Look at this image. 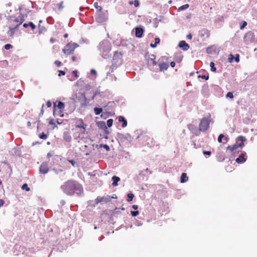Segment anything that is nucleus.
<instances>
[{
  "instance_id": "1",
  "label": "nucleus",
  "mask_w": 257,
  "mask_h": 257,
  "mask_svg": "<svg viewBox=\"0 0 257 257\" xmlns=\"http://www.w3.org/2000/svg\"><path fill=\"white\" fill-rule=\"evenodd\" d=\"M63 191L68 195H73L75 193L81 194L83 191V187L77 181L70 180L65 182L61 186Z\"/></svg>"
},
{
  "instance_id": "2",
  "label": "nucleus",
  "mask_w": 257,
  "mask_h": 257,
  "mask_svg": "<svg viewBox=\"0 0 257 257\" xmlns=\"http://www.w3.org/2000/svg\"><path fill=\"white\" fill-rule=\"evenodd\" d=\"M72 124L75 128H78L79 130L78 135H77V133L74 135V137L75 139L79 138L80 137V134L84 135L85 134L87 124L84 122L82 118H74L72 119Z\"/></svg>"
},
{
  "instance_id": "3",
  "label": "nucleus",
  "mask_w": 257,
  "mask_h": 257,
  "mask_svg": "<svg viewBox=\"0 0 257 257\" xmlns=\"http://www.w3.org/2000/svg\"><path fill=\"white\" fill-rule=\"evenodd\" d=\"M246 139L243 136H240L236 138V144L232 146H229L227 148V150L229 151L231 153L234 154L236 152V149L240 147L242 148L244 146V142H245Z\"/></svg>"
},
{
  "instance_id": "4",
  "label": "nucleus",
  "mask_w": 257,
  "mask_h": 257,
  "mask_svg": "<svg viewBox=\"0 0 257 257\" xmlns=\"http://www.w3.org/2000/svg\"><path fill=\"white\" fill-rule=\"evenodd\" d=\"M210 120L209 118L203 117L201 119L199 125V129L200 131H205L209 127Z\"/></svg>"
},
{
  "instance_id": "5",
  "label": "nucleus",
  "mask_w": 257,
  "mask_h": 257,
  "mask_svg": "<svg viewBox=\"0 0 257 257\" xmlns=\"http://www.w3.org/2000/svg\"><path fill=\"white\" fill-rule=\"evenodd\" d=\"M77 46L78 45L76 43H68L66 45L65 48L63 49V52L66 55H69L74 52Z\"/></svg>"
},
{
  "instance_id": "6",
  "label": "nucleus",
  "mask_w": 257,
  "mask_h": 257,
  "mask_svg": "<svg viewBox=\"0 0 257 257\" xmlns=\"http://www.w3.org/2000/svg\"><path fill=\"white\" fill-rule=\"evenodd\" d=\"M254 39V33L251 31L247 32L243 37L244 42L246 44H248L252 43Z\"/></svg>"
},
{
  "instance_id": "7",
  "label": "nucleus",
  "mask_w": 257,
  "mask_h": 257,
  "mask_svg": "<svg viewBox=\"0 0 257 257\" xmlns=\"http://www.w3.org/2000/svg\"><path fill=\"white\" fill-rule=\"evenodd\" d=\"M95 204H98L101 203H107L111 201V197L109 195L103 196L102 197L98 196L95 199Z\"/></svg>"
},
{
  "instance_id": "8",
  "label": "nucleus",
  "mask_w": 257,
  "mask_h": 257,
  "mask_svg": "<svg viewBox=\"0 0 257 257\" xmlns=\"http://www.w3.org/2000/svg\"><path fill=\"white\" fill-rule=\"evenodd\" d=\"M22 17L21 18V21L19 22L18 24H17L14 28H11L10 27H9V31L7 32L8 35L10 37H12L13 36L15 32V30L17 29L19 27V26L24 21V18L23 15H22Z\"/></svg>"
},
{
  "instance_id": "9",
  "label": "nucleus",
  "mask_w": 257,
  "mask_h": 257,
  "mask_svg": "<svg viewBox=\"0 0 257 257\" xmlns=\"http://www.w3.org/2000/svg\"><path fill=\"white\" fill-rule=\"evenodd\" d=\"M146 59L149 62H152V64L155 66L156 65L157 62L155 61L156 57L154 54H146L145 55Z\"/></svg>"
},
{
  "instance_id": "10",
  "label": "nucleus",
  "mask_w": 257,
  "mask_h": 257,
  "mask_svg": "<svg viewBox=\"0 0 257 257\" xmlns=\"http://www.w3.org/2000/svg\"><path fill=\"white\" fill-rule=\"evenodd\" d=\"M159 61H161L160 59L159 60ZM158 65L159 66L160 71L166 70L169 68L168 63H166L163 61L160 62Z\"/></svg>"
},
{
  "instance_id": "11",
  "label": "nucleus",
  "mask_w": 257,
  "mask_h": 257,
  "mask_svg": "<svg viewBox=\"0 0 257 257\" xmlns=\"http://www.w3.org/2000/svg\"><path fill=\"white\" fill-rule=\"evenodd\" d=\"M246 160V159L245 158V153H242L237 158H236L235 161L236 163L239 164L245 162Z\"/></svg>"
},
{
  "instance_id": "12",
  "label": "nucleus",
  "mask_w": 257,
  "mask_h": 257,
  "mask_svg": "<svg viewBox=\"0 0 257 257\" xmlns=\"http://www.w3.org/2000/svg\"><path fill=\"white\" fill-rule=\"evenodd\" d=\"M179 47L184 51H187L189 49V45L185 41H181L179 42Z\"/></svg>"
},
{
  "instance_id": "13",
  "label": "nucleus",
  "mask_w": 257,
  "mask_h": 257,
  "mask_svg": "<svg viewBox=\"0 0 257 257\" xmlns=\"http://www.w3.org/2000/svg\"><path fill=\"white\" fill-rule=\"evenodd\" d=\"M63 139L65 141L67 142H71L72 140V137L70 132H65L63 134Z\"/></svg>"
},
{
  "instance_id": "14",
  "label": "nucleus",
  "mask_w": 257,
  "mask_h": 257,
  "mask_svg": "<svg viewBox=\"0 0 257 257\" xmlns=\"http://www.w3.org/2000/svg\"><path fill=\"white\" fill-rule=\"evenodd\" d=\"M22 255L23 257H32V251L30 248H25V250L23 251Z\"/></svg>"
},
{
  "instance_id": "15",
  "label": "nucleus",
  "mask_w": 257,
  "mask_h": 257,
  "mask_svg": "<svg viewBox=\"0 0 257 257\" xmlns=\"http://www.w3.org/2000/svg\"><path fill=\"white\" fill-rule=\"evenodd\" d=\"M48 170V168L46 164H42L40 167V171L43 174L47 173Z\"/></svg>"
},
{
  "instance_id": "16",
  "label": "nucleus",
  "mask_w": 257,
  "mask_h": 257,
  "mask_svg": "<svg viewBox=\"0 0 257 257\" xmlns=\"http://www.w3.org/2000/svg\"><path fill=\"white\" fill-rule=\"evenodd\" d=\"M143 29L141 28H136V36L138 38L142 37L143 34Z\"/></svg>"
},
{
  "instance_id": "17",
  "label": "nucleus",
  "mask_w": 257,
  "mask_h": 257,
  "mask_svg": "<svg viewBox=\"0 0 257 257\" xmlns=\"http://www.w3.org/2000/svg\"><path fill=\"white\" fill-rule=\"evenodd\" d=\"M118 120L119 122H122V124L121 125V126L122 127H125L127 125V121L124 118V117L122 116H120L118 118Z\"/></svg>"
},
{
  "instance_id": "18",
  "label": "nucleus",
  "mask_w": 257,
  "mask_h": 257,
  "mask_svg": "<svg viewBox=\"0 0 257 257\" xmlns=\"http://www.w3.org/2000/svg\"><path fill=\"white\" fill-rule=\"evenodd\" d=\"M57 107L61 111L63 110L64 108V103L62 102L59 101L58 104L56 105V102L54 103V107Z\"/></svg>"
},
{
  "instance_id": "19",
  "label": "nucleus",
  "mask_w": 257,
  "mask_h": 257,
  "mask_svg": "<svg viewBox=\"0 0 257 257\" xmlns=\"http://www.w3.org/2000/svg\"><path fill=\"white\" fill-rule=\"evenodd\" d=\"M112 181H113L112 183V186H116L117 185V182L120 181V178L114 176L112 177Z\"/></svg>"
},
{
  "instance_id": "20",
  "label": "nucleus",
  "mask_w": 257,
  "mask_h": 257,
  "mask_svg": "<svg viewBox=\"0 0 257 257\" xmlns=\"http://www.w3.org/2000/svg\"><path fill=\"white\" fill-rule=\"evenodd\" d=\"M188 179V177H187V174L185 173H182L180 178V182L181 183H185L187 181Z\"/></svg>"
},
{
  "instance_id": "21",
  "label": "nucleus",
  "mask_w": 257,
  "mask_h": 257,
  "mask_svg": "<svg viewBox=\"0 0 257 257\" xmlns=\"http://www.w3.org/2000/svg\"><path fill=\"white\" fill-rule=\"evenodd\" d=\"M13 151H14V154L17 156V157H20L21 156V151L20 150V148H15L14 149H13Z\"/></svg>"
},
{
  "instance_id": "22",
  "label": "nucleus",
  "mask_w": 257,
  "mask_h": 257,
  "mask_svg": "<svg viewBox=\"0 0 257 257\" xmlns=\"http://www.w3.org/2000/svg\"><path fill=\"white\" fill-rule=\"evenodd\" d=\"M123 138L130 142L133 140L132 136L129 134H126L123 135Z\"/></svg>"
},
{
  "instance_id": "23",
  "label": "nucleus",
  "mask_w": 257,
  "mask_h": 257,
  "mask_svg": "<svg viewBox=\"0 0 257 257\" xmlns=\"http://www.w3.org/2000/svg\"><path fill=\"white\" fill-rule=\"evenodd\" d=\"M21 189L26 191H29L31 190L30 188L28 186L27 183H24V184H23L22 186H21Z\"/></svg>"
},
{
  "instance_id": "24",
  "label": "nucleus",
  "mask_w": 257,
  "mask_h": 257,
  "mask_svg": "<svg viewBox=\"0 0 257 257\" xmlns=\"http://www.w3.org/2000/svg\"><path fill=\"white\" fill-rule=\"evenodd\" d=\"M94 110L96 115H99L102 111V109L101 108L95 107Z\"/></svg>"
},
{
  "instance_id": "25",
  "label": "nucleus",
  "mask_w": 257,
  "mask_h": 257,
  "mask_svg": "<svg viewBox=\"0 0 257 257\" xmlns=\"http://www.w3.org/2000/svg\"><path fill=\"white\" fill-rule=\"evenodd\" d=\"M9 18L8 19L11 20V21H14L16 22H19V20L18 18H16L15 16H10L8 17Z\"/></svg>"
},
{
  "instance_id": "26",
  "label": "nucleus",
  "mask_w": 257,
  "mask_h": 257,
  "mask_svg": "<svg viewBox=\"0 0 257 257\" xmlns=\"http://www.w3.org/2000/svg\"><path fill=\"white\" fill-rule=\"evenodd\" d=\"M189 5L188 4H185V5H183L181 7H179L178 9V11H183V10H186V9H188L189 8Z\"/></svg>"
},
{
  "instance_id": "27",
  "label": "nucleus",
  "mask_w": 257,
  "mask_h": 257,
  "mask_svg": "<svg viewBox=\"0 0 257 257\" xmlns=\"http://www.w3.org/2000/svg\"><path fill=\"white\" fill-rule=\"evenodd\" d=\"M94 7L98 10L99 12H101L102 10V8L98 5L97 2H95L94 4Z\"/></svg>"
},
{
  "instance_id": "28",
  "label": "nucleus",
  "mask_w": 257,
  "mask_h": 257,
  "mask_svg": "<svg viewBox=\"0 0 257 257\" xmlns=\"http://www.w3.org/2000/svg\"><path fill=\"white\" fill-rule=\"evenodd\" d=\"M24 28H27L30 27L32 29V22H29L28 23H24L23 25Z\"/></svg>"
},
{
  "instance_id": "29",
  "label": "nucleus",
  "mask_w": 257,
  "mask_h": 257,
  "mask_svg": "<svg viewBox=\"0 0 257 257\" xmlns=\"http://www.w3.org/2000/svg\"><path fill=\"white\" fill-rule=\"evenodd\" d=\"M134 197V195L133 193L128 194L127 201L128 202L132 201Z\"/></svg>"
},
{
  "instance_id": "30",
  "label": "nucleus",
  "mask_w": 257,
  "mask_h": 257,
  "mask_svg": "<svg viewBox=\"0 0 257 257\" xmlns=\"http://www.w3.org/2000/svg\"><path fill=\"white\" fill-rule=\"evenodd\" d=\"M39 137L40 139L43 140H46L47 138V135H46L44 133L40 134Z\"/></svg>"
},
{
  "instance_id": "31",
  "label": "nucleus",
  "mask_w": 257,
  "mask_h": 257,
  "mask_svg": "<svg viewBox=\"0 0 257 257\" xmlns=\"http://www.w3.org/2000/svg\"><path fill=\"white\" fill-rule=\"evenodd\" d=\"M4 48L5 50H10V49L12 48H13V46L10 44H7L6 45H5V46H4Z\"/></svg>"
},
{
  "instance_id": "32",
  "label": "nucleus",
  "mask_w": 257,
  "mask_h": 257,
  "mask_svg": "<svg viewBox=\"0 0 257 257\" xmlns=\"http://www.w3.org/2000/svg\"><path fill=\"white\" fill-rule=\"evenodd\" d=\"M107 125L108 126V127H111L112 125V123H113V119L110 118V119H109L107 120Z\"/></svg>"
},
{
  "instance_id": "33",
  "label": "nucleus",
  "mask_w": 257,
  "mask_h": 257,
  "mask_svg": "<svg viewBox=\"0 0 257 257\" xmlns=\"http://www.w3.org/2000/svg\"><path fill=\"white\" fill-rule=\"evenodd\" d=\"M210 65L211 67V70L213 72H215L216 69L214 66V63L213 62H211Z\"/></svg>"
},
{
  "instance_id": "34",
  "label": "nucleus",
  "mask_w": 257,
  "mask_h": 257,
  "mask_svg": "<svg viewBox=\"0 0 257 257\" xmlns=\"http://www.w3.org/2000/svg\"><path fill=\"white\" fill-rule=\"evenodd\" d=\"M247 25V23L245 21H242V23L240 25V29H243Z\"/></svg>"
},
{
  "instance_id": "35",
  "label": "nucleus",
  "mask_w": 257,
  "mask_h": 257,
  "mask_svg": "<svg viewBox=\"0 0 257 257\" xmlns=\"http://www.w3.org/2000/svg\"><path fill=\"white\" fill-rule=\"evenodd\" d=\"M131 213L133 216L135 217V216H137L139 214V212L138 211H132L131 212Z\"/></svg>"
},
{
  "instance_id": "36",
  "label": "nucleus",
  "mask_w": 257,
  "mask_h": 257,
  "mask_svg": "<svg viewBox=\"0 0 257 257\" xmlns=\"http://www.w3.org/2000/svg\"><path fill=\"white\" fill-rule=\"evenodd\" d=\"M188 129L191 131H193L194 128L195 127V126L194 125V124H190L188 125Z\"/></svg>"
},
{
  "instance_id": "37",
  "label": "nucleus",
  "mask_w": 257,
  "mask_h": 257,
  "mask_svg": "<svg viewBox=\"0 0 257 257\" xmlns=\"http://www.w3.org/2000/svg\"><path fill=\"white\" fill-rule=\"evenodd\" d=\"M226 97L232 99L233 98V93L231 92H228L226 94Z\"/></svg>"
},
{
  "instance_id": "38",
  "label": "nucleus",
  "mask_w": 257,
  "mask_h": 257,
  "mask_svg": "<svg viewBox=\"0 0 257 257\" xmlns=\"http://www.w3.org/2000/svg\"><path fill=\"white\" fill-rule=\"evenodd\" d=\"M224 137V136L223 134H220L218 138V141L219 143L222 142V139Z\"/></svg>"
},
{
  "instance_id": "39",
  "label": "nucleus",
  "mask_w": 257,
  "mask_h": 257,
  "mask_svg": "<svg viewBox=\"0 0 257 257\" xmlns=\"http://www.w3.org/2000/svg\"><path fill=\"white\" fill-rule=\"evenodd\" d=\"M100 126L104 128L105 129H107V127L105 125V123L103 121L100 122L99 123Z\"/></svg>"
},
{
  "instance_id": "40",
  "label": "nucleus",
  "mask_w": 257,
  "mask_h": 257,
  "mask_svg": "<svg viewBox=\"0 0 257 257\" xmlns=\"http://www.w3.org/2000/svg\"><path fill=\"white\" fill-rule=\"evenodd\" d=\"M39 30L40 33H42L46 30L45 27H41L40 25L39 26Z\"/></svg>"
},
{
  "instance_id": "41",
  "label": "nucleus",
  "mask_w": 257,
  "mask_h": 257,
  "mask_svg": "<svg viewBox=\"0 0 257 257\" xmlns=\"http://www.w3.org/2000/svg\"><path fill=\"white\" fill-rule=\"evenodd\" d=\"M59 10H62L63 8V2H61L58 5Z\"/></svg>"
},
{
  "instance_id": "42",
  "label": "nucleus",
  "mask_w": 257,
  "mask_h": 257,
  "mask_svg": "<svg viewBox=\"0 0 257 257\" xmlns=\"http://www.w3.org/2000/svg\"><path fill=\"white\" fill-rule=\"evenodd\" d=\"M54 63L57 67H60L62 65L61 62L58 60L55 61Z\"/></svg>"
},
{
  "instance_id": "43",
  "label": "nucleus",
  "mask_w": 257,
  "mask_h": 257,
  "mask_svg": "<svg viewBox=\"0 0 257 257\" xmlns=\"http://www.w3.org/2000/svg\"><path fill=\"white\" fill-rule=\"evenodd\" d=\"M233 59H234V57H233V55L230 54L229 55L228 60H229V62H230V63L232 62L233 61Z\"/></svg>"
},
{
  "instance_id": "44",
  "label": "nucleus",
  "mask_w": 257,
  "mask_h": 257,
  "mask_svg": "<svg viewBox=\"0 0 257 257\" xmlns=\"http://www.w3.org/2000/svg\"><path fill=\"white\" fill-rule=\"evenodd\" d=\"M134 6L135 7H138L139 6V2L138 0H135L134 2Z\"/></svg>"
},
{
  "instance_id": "45",
  "label": "nucleus",
  "mask_w": 257,
  "mask_h": 257,
  "mask_svg": "<svg viewBox=\"0 0 257 257\" xmlns=\"http://www.w3.org/2000/svg\"><path fill=\"white\" fill-rule=\"evenodd\" d=\"M65 75V72L63 70H59V74L58 76H61V75Z\"/></svg>"
},
{
  "instance_id": "46",
  "label": "nucleus",
  "mask_w": 257,
  "mask_h": 257,
  "mask_svg": "<svg viewBox=\"0 0 257 257\" xmlns=\"http://www.w3.org/2000/svg\"><path fill=\"white\" fill-rule=\"evenodd\" d=\"M203 153L204 155H206L208 156H210L211 154V152L210 151H203Z\"/></svg>"
},
{
  "instance_id": "47",
  "label": "nucleus",
  "mask_w": 257,
  "mask_h": 257,
  "mask_svg": "<svg viewBox=\"0 0 257 257\" xmlns=\"http://www.w3.org/2000/svg\"><path fill=\"white\" fill-rule=\"evenodd\" d=\"M199 77H201L203 79H204L205 80H208L209 79V76L208 75H201V76H199Z\"/></svg>"
},
{
  "instance_id": "48",
  "label": "nucleus",
  "mask_w": 257,
  "mask_h": 257,
  "mask_svg": "<svg viewBox=\"0 0 257 257\" xmlns=\"http://www.w3.org/2000/svg\"><path fill=\"white\" fill-rule=\"evenodd\" d=\"M72 73L74 74L76 78H78L79 77L77 70L73 71Z\"/></svg>"
},
{
  "instance_id": "49",
  "label": "nucleus",
  "mask_w": 257,
  "mask_h": 257,
  "mask_svg": "<svg viewBox=\"0 0 257 257\" xmlns=\"http://www.w3.org/2000/svg\"><path fill=\"white\" fill-rule=\"evenodd\" d=\"M235 61L236 62H238L239 61V55L238 54L236 55L235 57L234 58Z\"/></svg>"
},
{
  "instance_id": "50",
  "label": "nucleus",
  "mask_w": 257,
  "mask_h": 257,
  "mask_svg": "<svg viewBox=\"0 0 257 257\" xmlns=\"http://www.w3.org/2000/svg\"><path fill=\"white\" fill-rule=\"evenodd\" d=\"M5 204V201L2 199H0V208L4 205Z\"/></svg>"
},
{
  "instance_id": "51",
  "label": "nucleus",
  "mask_w": 257,
  "mask_h": 257,
  "mask_svg": "<svg viewBox=\"0 0 257 257\" xmlns=\"http://www.w3.org/2000/svg\"><path fill=\"white\" fill-rule=\"evenodd\" d=\"M155 44L157 45L158 44H159L160 43V40L159 38H156L155 39Z\"/></svg>"
},
{
  "instance_id": "52",
  "label": "nucleus",
  "mask_w": 257,
  "mask_h": 257,
  "mask_svg": "<svg viewBox=\"0 0 257 257\" xmlns=\"http://www.w3.org/2000/svg\"><path fill=\"white\" fill-rule=\"evenodd\" d=\"M103 148L106 150V151H109L110 148L107 145H104Z\"/></svg>"
},
{
  "instance_id": "53",
  "label": "nucleus",
  "mask_w": 257,
  "mask_h": 257,
  "mask_svg": "<svg viewBox=\"0 0 257 257\" xmlns=\"http://www.w3.org/2000/svg\"><path fill=\"white\" fill-rule=\"evenodd\" d=\"M46 105L48 107H50L52 105V103L50 101H48L46 103Z\"/></svg>"
},
{
  "instance_id": "54",
  "label": "nucleus",
  "mask_w": 257,
  "mask_h": 257,
  "mask_svg": "<svg viewBox=\"0 0 257 257\" xmlns=\"http://www.w3.org/2000/svg\"><path fill=\"white\" fill-rule=\"evenodd\" d=\"M90 73L92 75H96V71L94 69H91L90 71Z\"/></svg>"
},
{
  "instance_id": "55",
  "label": "nucleus",
  "mask_w": 257,
  "mask_h": 257,
  "mask_svg": "<svg viewBox=\"0 0 257 257\" xmlns=\"http://www.w3.org/2000/svg\"><path fill=\"white\" fill-rule=\"evenodd\" d=\"M69 162L72 164L73 166H75V162L74 160H69Z\"/></svg>"
},
{
  "instance_id": "56",
  "label": "nucleus",
  "mask_w": 257,
  "mask_h": 257,
  "mask_svg": "<svg viewBox=\"0 0 257 257\" xmlns=\"http://www.w3.org/2000/svg\"><path fill=\"white\" fill-rule=\"evenodd\" d=\"M175 65H176V63L174 61H172L170 63V66L172 67H174L175 66Z\"/></svg>"
},
{
  "instance_id": "57",
  "label": "nucleus",
  "mask_w": 257,
  "mask_h": 257,
  "mask_svg": "<svg viewBox=\"0 0 257 257\" xmlns=\"http://www.w3.org/2000/svg\"><path fill=\"white\" fill-rule=\"evenodd\" d=\"M187 37L188 39L189 40H191L192 39V36L191 35V33L189 34L187 36Z\"/></svg>"
},
{
  "instance_id": "58",
  "label": "nucleus",
  "mask_w": 257,
  "mask_h": 257,
  "mask_svg": "<svg viewBox=\"0 0 257 257\" xmlns=\"http://www.w3.org/2000/svg\"><path fill=\"white\" fill-rule=\"evenodd\" d=\"M53 156V154L51 152H49L47 154V157L50 158Z\"/></svg>"
},
{
  "instance_id": "59",
  "label": "nucleus",
  "mask_w": 257,
  "mask_h": 257,
  "mask_svg": "<svg viewBox=\"0 0 257 257\" xmlns=\"http://www.w3.org/2000/svg\"><path fill=\"white\" fill-rule=\"evenodd\" d=\"M132 208L135 210H137L138 208V206L137 205H133Z\"/></svg>"
},
{
  "instance_id": "60",
  "label": "nucleus",
  "mask_w": 257,
  "mask_h": 257,
  "mask_svg": "<svg viewBox=\"0 0 257 257\" xmlns=\"http://www.w3.org/2000/svg\"><path fill=\"white\" fill-rule=\"evenodd\" d=\"M49 123H50V124H52V125H55V122H54V120H51L50 121V122H49Z\"/></svg>"
},
{
  "instance_id": "61",
  "label": "nucleus",
  "mask_w": 257,
  "mask_h": 257,
  "mask_svg": "<svg viewBox=\"0 0 257 257\" xmlns=\"http://www.w3.org/2000/svg\"><path fill=\"white\" fill-rule=\"evenodd\" d=\"M6 164H7V165H8V168H9V169H10V170L11 172H12V168H11V167L10 165L9 164L7 163Z\"/></svg>"
},
{
  "instance_id": "62",
  "label": "nucleus",
  "mask_w": 257,
  "mask_h": 257,
  "mask_svg": "<svg viewBox=\"0 0 257 257\" xmlns=\"http://www.w3.org/2000/svg\"><path fill=\"white\" fill-rule=\"evenodd\" d=\"M27 124L28 127H30L31 125V122L30 121H27Z\"/></svg>"
},
{
  "instance_id": "63",
  "label": "nucleus",
  "mask_w": 257,
  "mask_h": 257,
  "mask_svg": "<svg viewBox=\"0 0 257 257\" xmlns=\"http://www.w3.org/2000/svg\"><path fill=\"white\" fill-rule=\"evenodd\" d=\"M157 46V45L156 44H151V47L152 48H155Z\"/></svg>"
},
{
  "instance_id": "64",
  "label": "nucleus",
  "mask_w": 257,
  "mask_h": 257,
  "mask_svg": "<svg viewBox=\"0 0 257 257\" xmlns=\"http://www.w3.org/2000/svg\"><path fill=\"white\" fill-rule=\"evenodd\" d=\"M50 42L52 43H53L54 42H55V40L53 39V38H51L50 39Z\"/></svg>"
}]
</instances>
